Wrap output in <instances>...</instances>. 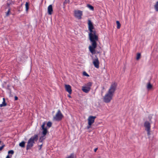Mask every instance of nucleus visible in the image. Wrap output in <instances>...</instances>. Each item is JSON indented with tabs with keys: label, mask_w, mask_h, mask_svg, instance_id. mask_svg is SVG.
<instances>
[{
	"label": "nucleus",
	"mask_w": 158,
	"mask_h": 158,
	"mask_svg": "<svg viewBox=\"0 0 158 158\" xmlns=\"http://www.w3.org/2000/svg\"><path fill=\"white\" fill-rule=\"evenodd\" d=\"M87 23L89 31V39L91 43V44L89 47V49L90 53L93 55L96 53V48L97 45V42L98 40V36L91 21L88 19Z\"/></svg>",
	"instance_id": "1"
},
{
	"label": "nucleus",
	"mask_w": 158,
	"mask_h": 158,
	"mask_svg": "<svg viewBox=\"0 0 158 158\" xmlns=\"http://www.w3.org/2000/svg\"><path fill=\"white\" fill-rule=\"evenodd\" d=\"M117 84L113 82L111 84L107 93L103 97V101L106 103H109L112 100L115 91L116 90Z\"/></svg>",
	"instance_id": "2"
},
{
	"label": "nucleus",
	"mask_w": 158,
	"mask_h": 158,
	"mask_svg": "<svg viewBox=\"0 0 158 158\" xmlns=\"http://www.w3.org/2000/svg\"><path fill=\"white\" fill-rule=\"evenodd\" d=\"M38 139V135L37 134L31 137L28 141L26 146V149L28 150L31 149L33 147L35 142L37 141Z\"/></svg>",
	"instance_id": "3"
},
{
	"label": "nucleus",
	"mask_w": 158,
	"mask_h": 158,
	"mask_svg": "<svg viewBox=\"0 0 158 158\" xmlns=\"http://www.w3.org/2000/svg\"><path fill=\"white\" fill-rule=\"evenodd\" d=\"M73 15L77 19L80 20L81 19L83 15V11L80 10H76L74 11Z\"/></svg>",
	"instance_id": "4"
},
{
	"label": "nucleus",
	"mask_w": 158,
	"mask_h": 158,
	"mask_svg": "<svg viewBox=\"0 0 158 158\" xmlns=\"http://www.w3.org/2000/svg\"><path fill=\"white\" fill-rule=\"evenodd\" d=\"M92 59V63L95 67L97 69H98L99 67L100 62L97 57L96 56L94 58L93 56H91Z\"/></svg>",
	"instance_id": "5"
},
{
	"label": "nucleus",
	"mask_w": 158,
	"mask_h": 158,
	"mask_svg": "<svg viewBox=\"0 0 158 158\" xmlns=\"http://www.w3.org/2000/svg\"><path fill=\"white\" fill-rule=\"evenodd\" d=\"M63 116L60 111L58 110L55 116L53 117V120L56 121H59L61 120Z\"/></svg>",
	"instance_id": "6"
},
{
	"label": "nucleus",
	"mask_w": 158,
	"mask_h": 158,
	"mask_svg": "<svg viewBox=\"0 0 158 158\" xmlns=\"http://www.w3.org/2000/svg\"><path fill=\"white\" fill-rule=\"evenodd\" d=\"M144 126L145 128V130L147 131V134L148 135H150V122L146 121L144 123Z\"/></svg>",
	"instance_id": "7"
},
{
	"label": "nucleus",
	"mask_w": 158,
	"mask_h": 158,
	"mask_svg": "<svg viewBox=\"0 0 158 158\" xmlns=\"http://www.w3.org/2000/svg\"><path fill=\"white\" fill-rule=\"evenodd\" d=\"M45 123L44 122L41 126V134L46 135L48 131L47 129L45 127Z\"/></svg>",
	"instance_id": "8"
},
{
	"label": "nucleus",
	"mask_w": 158,
	"mask_h": 158,
	"mask_svg": "<svg viewBox=\"0 0 158 158\" xmlns=\"http://www.w3.org/2000/svg\"><path fill=\"white\" fill-rule=\"evenodd\" d=\"M96 117L93 116H89L88 118V124L92 125L94 122Z\"/></svg>",
	"instance_id": "9"
},
{
	"label": "nucleus",
	"mask_w": 158,
	"mask_h": 158,
	"mask_svg": "<svg viewBox=\"0 0 158 158\" xmlns=\"http://www.w3.org/2000/svg\"><path fill=\"white\" fill-rule=\"evenodd\" d=\"M65 88L66 90L68 92L69 94L72 93V89L71 86L69 85H65Z\"/></svg>",
	"instance_id": "10"
},
{
	"label": "nucleus",
	"mask_w": 158,
	"mask_h": 158,
	"mask_svg": "<svg viewBox=\"0 0 158 158\" xmlns=\"http://www.w3.org/2000/svg\"><path fill=\"white\" fill-rule=\"evenodd\" d=\"M48 13L49 15H51L53 12L52 6V5H50L48 7Z\"/></svg>",
	"instance_id": "11"
},
{
	"label": "nucleus",
	"mask_w": 158,
	"mask_h": 158,
	"mask_svg": "<svg viewBox=\"0 0 158 158\" xmlns=\"http://www.w3.org/2000/svg\"><path fill=\"white\" fill-rule=\"evenodd\" d=\"M46 135L41 134L40 137L39 139V141L41 143H42L46 138Z\"/></svg>",
	"instance_id": "12"
},
{
	"label": "nucleus",
	"mask_w": 158,
	"mask_h": 158,
	"mask_svg": "<svg viewBox=\"0 0 158 158\" xmlns=\"http://www.w3.org/2000/svg\"><path fill=\"white\" fill-rule=\"evenodd\" d=\"M82 90L85 93H87L89 92L90 91V89H89V88H87V87L82 86Z\"/></svg>",
	"instance_id": "13"
},
{
	"label": "nucleus",
	"mask_w": 158,
	"mask_h": 158,
	"mask_svg": "<svg viewBox=\"0 0 158 158\" xmlns=\"http://www.w3.org/2000/svg\"><path fill=\"white\" fill-rule=\"evenodd\" d=\"M92 83L91 82H89L85 84V85L83 86L87 87L88 88H89V89L90 90L91 89L90 87L92 85Z\"/></svg>",
	"instance_id": "14"
},
{
	"label": "nucleus",
	"mask_w": 158,
	"mask_h": 158,
	"mask_svg": "<svg viewBox=\"0 0 158 158\" xmlns=\"http://www.w3.org/2000/svg\"><path fill=\"white\" fill-rule=\"evenodd\" d=\"M154 9L156 12H158V1H157L154 6Z\"/></svg>",
	"instance_id": "15"
},
{
	"label": "nucleus",
	"mask_w": 158,
	"mask_h": 158,
	"mask_svg": "<svg viewBox=\"0 0 158 158\" xmlns=\"http://www.w3.org/2000/svg\"><path fill=\"white\" fill-rule=\"evenodd\" d=\"M3 101L2 104H0V106L1 107L5 106H6V104L5 102V99L4 98H3Z\"/></svg>",
	"instance_id": "16"
},
{
	"label": "nucleus",
	"mask_w": 158,
	"mask_h": 158,
	"mask_svg": "<svg viewBox=\"0 0 158 158\" xmlns=\"http://www.w3.org/2000/svg\"><path fill=\"white\" fill-rule=\"evenodd\" d=\"M66 158H76V156L74 153H71L70 155L66 157Z\"/></svg>",
	"instance_id": "17"
},
{
	"label": "nucleus",
	"mask_w": 158,
	"mask_h": 158,
	"mask_svg": "<svg viewBox=\"0 0 158 158\" xmlns=\"http://www.w3.org/2000/svg\"><path fill=\"white\" fill-rule=\"evenodd\" d=\"M25 142L24 141H22L21 142L19 143V145L22 148H24L25 147Z\"/></svg>",
	"instance_id": "18"
},
{
	"label": "nucleus",
	"mask_w": 158,
	"mask_h": 158,
	"mask_svg": "<svg viewBox=\"0 0 158 158\" xmlns=\"http://www.w3.org/2000/svg\"><path fill=\"white\" fill-rule=\"evenodd\" d=\"M152 85L151 84L150 82L148 83L147 86V87L148 90L152 88Z\"/></svg>",
	"instance_id": "19"
},
{
	"label": "nucleus",
	"mask_w": 158,
	"mask_h": 158,
	"mask_svg": "<svg viewBox=\"0 0 158 158\" xmlns=\"http://www.w3.org/2000/svg\"><path fill=\"white\" fill-rule=\"evenodd\" d=\"M87 6L90 10L92 11L94 10V7L91 5L88 4L87 5Z\"/></svg>",
	"instance_id": "20"
},
{
	"label": "nucleus",
	"mask_w": 158,
	"mask_h": 158,
	"mask_svg": "<svg viewBox=\"0 0 158 158\" xmlns=\"http://www.w3.org/2000/svg\"><path fill=\"white\" fill-rule=\"evenodd\" d=\"M25 7L26 11L27 12L29 8V3L28 2H26L25 4Z\"/></svg>",
	"instance_id": "21"
},
{
	"label": "nucleus",
	"mask_w": 158,
	"mask_h": 158,
	"mask_svg": "<svg viewBox=\"0 0 158 158\" xmlns=\"http://www.w3.org/2000/svg\"><path fill=\"white\" fill-rule=\"evenodd\" d=\"M141 57V54L139 53H138L137 54L136 59L137 60H139Z\"/></svg>",
	"instance_id": "22"
},
{
	"label": "nucleus",
	"mask_w": 158,
	"mask_h": 158,
	"mask_svg": "<svg viewBox=\"0 0 158 158\" xmlns=\"http://www.w3.org/2000/svg\"><path fill=\"white\" fill-rule=\"evenodd\" d=\"M116 23L117 25V28L118 29H119L121 27V24H120L119 21H116Z\"/></svg>",
	"instance_id": "23"
},
{
	"label": "nucleus",
	"mask_w": 158,
	"mask_h": 158,
	"mask_svg": "<svg viewBox=\"0 0 158 158\" xmlns=\"http://www.w3.org/2000/svg\"><path fill=\"white\" fill-rule=\"evenodd\" d=\"M52 125V123L51 122H48L47 123V126L49 127H51Z\"/></svg>",
	"instance_id": "24"
},
{
	"label": "nucleus",
	"mask_w": 158,
	"mask_h": 158,
	"mask_svg": "<svg viewBox=\"0 0 158 158\" xmlns=\"http://www.w3.org/2000/svg\"><path fill=\"white\" fill-rule=\"evenodd\" d=\"M83 76H85L86 77L89 76V75L85 71L83 72Z\"/></svg>",
	"instance_id": "25"
},
{
	"label": "nucleus",
	"mask_w": 158,
	"mask_h": 158,
	"mask_svg": "<svg viewBox=\"0 0 158 158\" xmlns=\"http://www.w3.org/2000/svg\"><path fill=\"white\" fill-rule=\"evenodd\" d=\"M10 12V9L9 8L8 9L7 12L6 13V16H8L9 15Z\"/></svg>",
	"instance_id": "26"
},
{
	"label": "nucleus",
	"mask_w": 158,
	"mask_h": 158,
	"mask_svg": "<svg viewBox=\"0 0 158 158\" xmlns=\"http://www.w3.org/2000/svg\"><path fill=\"white\" fill-rule=\"evenodd\" d=\"M8 154H13L14 153V152L13 150H10L8 152Z\"/></svg>",
	"instance_id": "27"
},
{
	"label": "nucleus",
	"mask_w": 158,
	"mask_h": 158,
	"mask_svg": "<svg viewBox=\"0 0 158 158\" xmlns=\"http://www.w3.org/2000/svg\"><path fill=\"white\" fill-rule=\"evenodd\" d=\"M69 0H65L64 3H69Z\"/></svg>",
	"instance_id": "28"
},
{
	"label": "nucleus",
	"mask_w": 158,
	"mask_h": 158,
	"mask_svg": "<svg viewBox=\"0 0 158 158\" xmlns=\"http://www.w3.org/2000/svg\"><path fill=\"white\" fill-rule=\"evenodd\" d=\"M92 125H89L88 124V125L87 127V129H89V128L91 127V126Z\"/></svg>",
	"instance_id": "29"
},
{
	"label": "nucleus",
	"mask_w": 158,
	"mask_h": 158,
	"mask_svg": "<svg viewBox=\"0 0 158 158\" xmlns=\"http://www.w3.org/2000/svg\"><path fill=\"white\" fill-rule=\"evenodd\" d=\"M4 146V145L0 147V151L2 150V149L3 148Z\"/></svg>",
	"instance_id": "30"
},
{
	"label": "nucleus",
	"mask_w": 158,
	"mask_h": 158,
	"mask_svg": "<svg viewBox=\"0 0 158 158\" xmlns=\"http://www.w3.org/2000/svg\"><path fill=\"white\" fill-rule=\"evenodd\" d=\"M12 4V3H7V6L8 7H9L10 5V4Z\"/></svg>",
	"instance_id": "31"
},
{
	"label": "nucleus",
	"mask_w": 158,
	"mask_h": 158,
	"mask_svg": "<svg viewBox=\"0 0 158 158\" xmlns=\"http://www.w3.org/2000/svg\"><path fill=\"white\" fill-rule=\"evenodd\" d=\"M15 100H17L18 99V98L16 96H15Z\"/></svg>",
	"instance_id": "32"
},
{
	"label": "nucleus",
	"mask_w": 158,
	"mask_h": 158,
	"mask_svg": "<svg viewBox=\"0 0 158 158\" xmlns=\"http://www.w3.org/2000/svg\"><path fill=\"white\" fill-rule=\"evenodd\" d=\"M42 145H43V144L42 143H41L40 146V149L41 148V147H42Z\"/></svg>",
	"instance_id": "33"
},
{
	"label": "nucleus",
	"mask_w": 158,
	"mask_h": 158,
	"mask_svg": "<svg viewBox=\"0 0 158 158\" xmlns=\"http://www.w3.org/2000/svg\"><path fill=\"white\" fill-rule=\"evenodd\" d=\"M6 158H10V157L9 156V155H8Z\"/></svg>",
	"instance_id": "34"
},
{
	"label": "nucleus",
	"mask_w": 158,
	"mask_h": 158,
	"mask_svg": "<svg viewBox=\"0 0 158 158\" xmlns=\"http://www.w3.org/2000/svg\"><path fill=\"white\" fill-rule=\"evenodd\" d=\"M98 148H96L94 149V151L95 152H96V151L97 150Z\"/></svg>",
	"instance_id": "35"
},
{
	"label": "nucleus",
	"mask_w": 158,
	"mask_h": 158,
	"mask_svg": "<svg viewBox=\"0 0 158 158\" xmlns=\"http://www.w3.org/2000/svg\"><path fill=\"white\" fill-rule=\"evenodd\" d=\"M151 118H149V120L150 121V122H151Z\"/></svg>",
	"instance_id": "36"
},
{
	"label": "nucleus",
	"mask_w": 158,
	"mask_h": 158,
	"mask_svg": "<svg viewBox=\"0 0 158 158\" xmlns=\"http://www.w3.org/2000/svg\"><path fill=\"white\" fill-rule=\"evenodd\" d=\"M68 97L70 98H71V96H70V95H68Z\"/></svg>",
	"instance_id": "37"
},
{
	"label": "nucleus",
	"mask_w": 158,
	"mask_h": 158,
	"mask_svg": "<svg viewBox=\"0 0 158 158\" xmlns=\"http://www.w3.org/2000/svg\"><path fill=\"white\" fill-rule=\"evenodd\" d=\"M98 158H101V157H98Z\"/></svg>",
	"instance_id": "38"
},
{
	"label": "nucleus",
	"mask_w": 158,
	"mask_h": 158,
	"mask_svg": "<svg viewBox=\"0 0 158 158\" xmlns=\"http://www.w3.org/2000/svg\"><path fill=\"white\" fill-rule=\"evenodd\" d=\"M31 72V69L30 70V71H29V73H30V72Z\"/></svg>",
	"instance_id": "39"
}]
</instances>
